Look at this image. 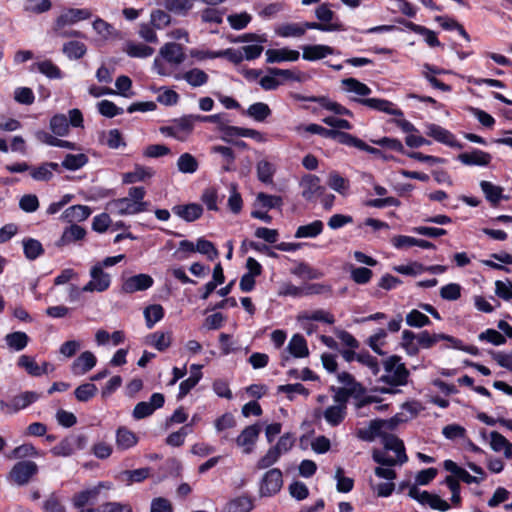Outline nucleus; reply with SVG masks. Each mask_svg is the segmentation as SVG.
Masks as SVG:
<instances>
[{"instance_id":"1","label":"nucleus","mask_w":512,"mask_h":512,"mask_svg":"<svg viewBox=\"0 0 512 512\" xmlns=\"http://www.w3.org/2000/svg\"><path fill=\"white\" fill-rule=\"evenodd\" d=\"M451 335L445 333H430L427 330L415 334L412 330L405 329L402 332L400 346L409 356H417L420 348L431 349L439 341H447L450 343Z\"/></svg>"},{"instance_id":"2","label":"nucleus","mask_w":512,"mask_h":512,"mask_svg":"<svg viewBox=\"0 0 512 512\" xmlns=\"http://www.w3.org/2000/svg\"><path fill=\"white\" fill-rule=\"evenodd\" d=\"M401 359L399 355H391L383 362L384 369L389 374L382 375L379 378L380 382L391 387L405 386L408 383L410 372L405 364L401 363Z\"/></svg>"},{"instance_id":"3","label":"nucleus","mask_w":512,"mask_h":512,"mask_svg":"<svg viewBox=\"0 0 512 512\" xmlns=\"http://www.w3.org/2000/svg\"><path fill=\"white\" fill-rule=\"evenodd\" d=\"M196 122V114H186L170 120V125L160 127V132L183 142L192 134Z\"/></svg>"},{"instance_id":"4","label":"nucleus","mask_w":512,"mask_h":512,"mask_svg":"<svg viewBox=\"0 0 512 512\" xmlns=\"http://www.w3.org/2000/svg\"><path fill=\"white\" fill-rule=\"evenodd\" d=\"M149 203H134L130 198L123 197L113 199L108 203L107 209L112 213H117L121 216L134 215L147 211Z\"/></svg>"},{"instance_id":"5","label":"nucleus","mask_w":512,"mask_h":512,"mask_svg":"<svg viewBox=\"0 0 512 512\" xmlns=\"http://www.w3.org/2000/svg\"><path fill=\"white\" fill-rule=\"evenodd\" d=\"M38 473V465L33 461H19L9 472V479L17 485H25Z\"/></svg>"},{"instance_id":"6","label":"nucleus","mask_w":512,"mask_h":512,"mask_svg":"<svg viewBox=\"0 0 512 512\" xmlns=\"http://www.w3.org/2000/svg\"><path fill=\"white\" fill-rule=\"evenodd\" d=\"M165 404V396L162 393H153L148 402L141 401L137 403L132 411V417L135 420H142L151 416L157 409Z\"/></svg>"},{"instance_id":"7","label":"nucleus","mask_w":512,"mask_h":512,"mask_svg":"<svg viewBox=\"0 0 512 512\" xmlns=\"http://www.w3.org/2000/svg\"><path fill=\"white\" fill-rule=\"evenodd\" d=\"M283 484V475L280 469L272 468L268 470L262 477L260 483V495L270 497L277 494Z\"/></svg>"},{"instance_id":"8","label":"nucleus","mask_w":512,"mask_h":512,"mask_svg":"<svg viewBox=\"0 0 512 512\" xmlns=\"http://www.w3.org/2000/svg\"><path fill=\"white\" fill-rule=\"evenodd\" d=\"M91 280L82 287L83 292H104L111 285V277L104 272L100 265H93L90 269Z\"/></svg>"},{"instance_id":"9","label":"nucleus","mask_w":512,"mask_h":512,"mask_svg":"<svg viewBox=\"0 0 512 512\" xmlns=\"http://www.w3.org/2000/svg\"><path fill=\"white\" fill-rule=\"evenodd\" d=\"M300 186L302 187L301 195L307 202H315L326 191V188L321 185L320 178L314 174L304 175Z\"/></svg>"},{"instance_id":"10","label":"nucleus","mask_w":512,"mask_h":512,"mask_svg":"<svg viewBox=\"0 0 512 512\" xmlns=\"http://www.w3.org/2000/svg\"><path fill=\"white\" fill-rule=\"evenodd\" d=\"M39 399V394L33 391H26L14 396L10 402L0 401V408L6 413L12 414L25 409Z\"/></svg>"},{"instance_id":"11","label":"nucleus","mask_w":512,"mask_h":512,"mask_svg":"<svg viewBox=\"0 0 512 512\" xmlns=\"http://www.w3.org/2000/svg\"><path fill=\"white\" fill-rule=\"evenodd\" d=\"M426 134L437 142L447 145L451 148L463 149L464 147V145L456 139L452 132L438 124H428Z\"/></svg>"},{"instance_id":"12","label":"nucleus","mask_w":512,"mask_h":512,"mask_svg":"<svg viewBox=\"0 0 512 512\" xmlns=\"http://www.w3.org/2000/svg\"><path fill=\"white\" fill-rule=\"evenodd\" d=\"M92 13L86 8H69L60 14L54 23V31H59L68 24H74L91 17Z\"/></svg>"},{"instance_id":"13","label":"nucleus","mask_w":512,"mask_h":512,"mask_svg":"<svg viewBox=\"0 0 512 512\" xmlns=\"http://www.w3.org/2000/svg\"><path fill=\"white\" fill-rule=\"evenodd\" d=\"M355 102L367 106L373 110L384 112L389 115L403 117L404 113L401 109L396 108L395 105L386 99L379 98H354Z\"/></svg>"},{"instance_id":"14","label":"nucleus","mask_w":512,"mask_h":512,"mask_svg":"<svg viewBox=\"0 0 512 512\" xmlns=\"http://www.w3.org/2000/svg\"><path fill=\"white\" fill-rule=\"evenodd\" d=\"M394 22L405 26L407 29H409L410 31H412L416 34L422 35L424 37L427 45L432 48L439 47L442 45L437 37V34L433 30H431L425 26L416 24L412 21H408L402 17L395 18Z\"/></svg>"},{"instance_id":"15","label":"nucleus","mask_w":512,"mask_h":512,"mask_svg":"<svg viewBox=\"0 0 512 512\" xmlns=\"http://www.w3.org/2000/svg\"><path fill=\"white\" fill-rule=\"evenodd\" d=\"M261 427L258 423L245 427L239 436L236 438V444L243 447V452L250 454L254 450V446L258 440Z\"/></svg>"},{"instance_id":"16","label":"nucleus","mask_w":512,"mask_h":512,"mask_svg":"<svg viewBox=\"0 0 512 512\" xmlns=\"http://www.w3.org/2000/svg\"><path fill=\"white\" fill-rule=\"evenodd\" d=\"M302 101L319 104L322 108L333 112L336 115L353 117V112L338 102L332 101L328 96H307L299 97Z\"/></svg>"},{"instance_id":"17","label":"nucleus","mask_w":512,"mask_h":512,"mask_svg":"<svg viewBox=\"0 0 512 512\" xmlns=\"http://www.w3.org/2000/svg\"><path fill=\"white\" fill-rule=\"evenodd\" d=\"M153 284L154 279L150 275L141 273L125 279L122 284V291L132 294L137 291H145L151 288Z\"/></svg>"},{"instance_id":"18","label":"nucleus","mask_w":512,"mask_h":512,"mask_svg":"<svg viewBox=\"0 0 512 512\" xmlns=\"http://www.w3.org/2000/svg\"><path fill=\"white\" fill-rule=\"evenodd\" d=\"M457 160L466 166L486 167L491 163L492 156L483 150L473 149L471 152L459 154Z\"/></svg>"},{"instance_id":"19","label":"nucleus","mask_w":512,"mask_h":512,"mask_svg":"<svg viewBox=\"0 0 512 512\" xmlns=\"http://www.w3.org/2000/svg\"><path fill=\"white\" fill-rule=\"evenodd\" d=\"M381 438L385 450L395 452L398 463L400 465L408 461V456L406 454L404 442L399 437H397L394 434L384 432Z\"/></svg>"},{"instance_id":"20","label":"nucleus","mask_w":512,"mask_h":512,"mask_svg":"<svg viewBox=\"0 0 512 512\" xmlns=\"http://www.w3.org/2000/svg\"><path fill=\"white\" fill-rule=\"evenodd\" d=\"M300 48L302 50V58L310 62L324 59L328 55L335 53L333 47L323 44L302 45Z\"/></svg>"},{"instance_id":"21","label":"nucleus","mask_w":512,"mask_h":512,"mask_svg":"<svg viewBox=\"0 0 512 512\" xmlns=\"http://www.w3.org/2000/svg\"><path fill=\"white\" fill-rule=\"evenodd\" d=\"M267 63H282V62H295L300 58V53L297 50L288 47L279 49H267L265 52Z\"/></svg>"},{"instance_id":"22","label":"nucleus","mask_w":512,"mask_h":512,"mask_svg":"<svg viewBox=\"0 0 512 512\" xmlns=\"http://www.w3.org/2000/svg\"><path fill=\"white\" fill-rule=\"evenodd\" d=\"M96 363V356L91 351H84L73 361L70 369L73 375L80 376L93 369Z\"/></svg>"},{"instance_id":"23","label":"nucleus","mask_w":512,"mask_h":512,"mask_svg":"<svg viewBox=\"0 0 512 512\" xmlns=\"http://www.w3.org/2000/svg\"><path fill=\"white\" fill-rule=\"evenodd\" d=\"M203 211L202 205L198 203L175 205L172 207V212L186 222L198 220L202 217Z\"/></svg>"},{"instance_id":"24","label":"nucleus","mask_w":512,"mask_h":512,"mask_svg":"<svg viewBox=\"0 0 512 512\" xmlns=\"http://www.w3.org/2000/svg\"><path fill=\"white\" fill-rule=\"evenodd\" d=\"M254 498L248 495H241L229 500L221 512H250L254 509Z\"/></svg>"},{"instance_id":"25","label":"nucleus","mask_w":512,"mask_h":512,"mask_svg":"<svg viewBox=\"0 0 512 512\" xmlns=\"http://www.w3.org/2000/svg\"><path fill=\"white\" fill-rule=\"evenodd\" d=\"M160 54L167 62L173 64H181L185 60L182 45L175 42L166 43L161 47Z\"/></svg>"},{"instance_id":"26","label":"nucleus","mask_w":512,"mask_h":512,"mask_svg":"<svg viewBox=\"0 0 512 512\" xmlns=\"http://www.w3.org/2000/svg\"><path fill=\"white\" fill-rule=\"evenodd\" d=\"M137 435L126 426H120L116 430V446L118 450H128L138 443Z\"/></svg>"},{"instance_id":"27","label":"nucleus","mask_w":512,"mask_h":512,"mask_svg":"<svg viewBox=\"0 0 512 512\" xmlns=\"http://www.w3.org/2000/svg\"><path fill=\"white\" fill-rule=\"evenodd\" d=\"M85 236L86 230L83 227L77 224H72L69 227L65 228V230L62 233V236L59 238V240L56 241V246L63 247L72 242L82 240Z\"/></svg>"},{"instance_id":"28","label":"nucleus","mask_w":512,"mask_h":512,"mask_svg":"<svg viewBox=\"0 0 512 512\" xmlns=\"http://www.w3.org/2000/svg\"><path fill=\"white\" fill-rule=\"evenodd\" d=\"M417 501L422 505H429L430 508L442 512H446L451 508L450 504L446 500L442 499L439 495L432 494L428 491H421Z\"/></svg>"},{"instance_id":"29","label":"nucleus","mask_w":512,"mask_h":512,"mask_svg":"<svg viewBox=\"0 0 512 512\" xmlns=\"http://www.w3.org/2000/svg\"><path fill=\"white\" fill-rule=\"evenodd\" d=\"M146 343L160 352L167 350L172 343V333L156 331L147 335Z\"/></svg>"},{"instance_id":"30","label":"nucleus","mask_w":512,"mask_h":512,"mask_svg":"<svg viewBox=\"0 0 512 512\" xmlns=\"http://www.w3.org/2000/svg\"><path fill=\"white\" fill-rule=\"evenodd\" d=\"M480 187L485 198L494 207L497 206L502 199H507V197L503 195L504 190L501 186H497L492 182L483 180L480 182Z\"/></svg>"},{"instance_id":"31","label":"nucleus","mask_w":512,"mask_h":512,"mask_svg":"<svg viewBox=\"0 0 512 512\" xmlns=\"http://www.w3.org/2000/svg\"><path fill=\"white\" fill-rule=\"evenodd\" d=\"M444 469L451 472L454 477L459 481L466 484L479 483L480 479L476 476L470 475L464 468L459 467L453 460L447 459L443 463Z\"/></svg>"},{"instance_id":"32","label":"nucleus","mask_w":512,"mask_h":512,"mask_svg":"<svg viewBox=\"0 0 512 512\" xmlns=\"http://www.w3.org/2000/svg\"><path fill=\"white\" fill-rule=\"evenodd\" d=\"M257 122H264L268 117L271 116L272 110L269 105L264 102H256L251 104L247 110L242 112Z\"/></svg>"},{"instance_id":"33","label":"nucleus","mask_w":512,"mask_h":512,"mask_svg":"<svg viewBox=\"0 0 512 512\" xmlns=\"http://www.w3.org/2000/svg\"><path fill=\"white\" fill-rule=\"evenodd\" d=\"M23 253L25 257L34 261L45 253L42 243L34 238L26 237L22 241Z\"/></svg>"},{"instance_id":"34","label":"nucleus","mask_w":512,"mask_h":512,"mask_svg":"<svg viewBox=\"0 0 512 512\" xmlns=\"http://www.w3.org/2000/svg\"><path fill=\"white\" fill-rule=\"evenodd\" d=\"M324 230V223L321 220H314L313 222L301 225L296 229L295 238H316Z\"/></svg>"},{"instance_id":"35","label":"nucleus","mask_w":512,"mask_h":512,"mask_svg":"<svg viewBox=\"0 0 512 512\" xmlns=\"http://www.w3.org/2000/svg\"><path fill=\"white\" fill-rule=\"evenodd\" d=\"M287 348L295 358H304L309 355L307 341L301 334H294Z\"/></svg>"},{"instance_id":"36","label":"nucleus","mask_w":512,"mask_h":512,"mask_svg":"<svg viewBox=\"0 0 512 512\" xmlns=\"http://www.w3.org/2000/svg\"><path fill=\"white\" fill-rule=\"evenodd\" d=\"M380 419L371 420L368 428L358 429L356 436L366 442H372L376 437H382L383 431L380 427Z\"/></svg>"},{"instance_id":"37","label":"nucleus","mask_w":512,"mask_h":512,"mask_svg":"<svg viewBox=\"0 0 512 512\" xmlns=\"http://www.w3.org/2000/svg\"><path fill=\"white\" fill-rule=\"evenodd\" d=\"M153 172L150 168L135 165V168L131 172H127L123 174L122 182L123 184H134L137 182L145 181L147 178H151Z\"/></svg>"},{"instance_id":"38","label":"nucleus","mask_w":512,"mask_h":512,"mask_svg":"<svg viewBox=\"0 0 512 512\" xmlns=\"http://www.w3.org/2000/svg\"><path fill=\"white\" fill-rule=\"evenodd\" d=\"M165 9L178 16H186L193 8V0H164Z\"/></svg>"},{"instance_id":"39","label":"nucleus","mask_w":512,"mask_h":512,"mask_svg":"<svg viewBox=\"0 0 512 512\" xmlns=\"http://www.w3.org/2000/svg\"><path fill=\"white\" fill-rule=\"evenodd\" d=\"M347 410L341 406L332 405L325 409L323 416L327 423L332 427L339 426L346 418Z\"/></svg>"},{"instance_id":"40","label":"nucleus","mask_w":512,"mask_h":512,"mask_svg":"<svg viewBox=\"0 0 512 512\" xmlns=\"http://www.w3.org/2000/svg\"><path fill=\"white\" fill-rule=\"evenodd\" d=\"M90 214L91 209L88 206L78 204L68 207L64 211L63 216L69 222H81L86 220L90 216Z\"/></svg>"},{"instance_id":"41","label":"nucleus","mask_w":512,"mask_h":512,"mask_svg":"<svg viewBox=\"0 0 512 512\" xmlns=\"http://www.w3.org/2000/svg\"><path fill=\"white\" fill-rule=\"evenodd\" d=\"M165 311L160 304H152L144 309V317L148 329H152L154 325L164 318Z\"/></svg>"},{"instance_id":"42","label":"nucleus","mask_w":512,"mask_h":512,"mask_svg":"<svg viewBox=\"0 0 512 512\" xmlns=\"http://www.w3.org/2000/svg\"><path fill=\"white\" fill-rule=\"evenodd\" d=\"M327 185L341 195H345L350 188L349 180L341 176L337 171L329 173Z\"/></svg>"},{"instance_id":"43","label":"nucleus","mask_w":512,"mask_h":512,"mask_svg":"<svg viewBox=\"0 0 512 512\" xmlns=\"http://www.w3.org/2000/svg\"><path fill=\"white\" fill-rule=\"evenodd\" d=\"M49 126L53 134L56 136L64 137L69 133L68 118L64 114L59 113L52 116Z\"/></svg>"},{"instance_id":"44","label":"nucleus","mask_w":512,"mask_h":512,"mask_svg":"<svg viewBox=\"0 0 512 512\" xmlns=\"http://www.w3.org/2000/svg\"><path fill=\"white\" fill-rule=\"evenodd\" d=\"M62 52L71 60H78L84 57L87 47L80 41H69L63 45Z\"/></svg>"},{"instance_id":"45","label":"nucleus","mask_w":512,"mask_h":512,"mask_svg":"<svg viewBox=\"0 0 512 512\" xmlns=\"http://www.w3.org/2000/svg\"><path fill=\"white\" fill-rule=\"evenodd\" d=\"M258 180L264 184H272L273 176L276 172L275 166L267 160H261L257 163Z\"/></svg>"},{"instance_id":"46","label":"nucleus","mask_w":512,"mask_h":512,"mask_svg":"<svg viewBox=\"0 0 512 512\" xmlns=\"http://www.w3.org/2000/svg\"><path fill=\"white\" fill-rule=\"evenodd\" d=\"M275 33L282 38L301 37L304 35V29L301 23H284L275 29Z\"/></svg>"},{"instance_id":"47","label":"nucleus","mask_w":512,"mask_h":512,"mask_svg":"<svg viewBox=\"0 0 512 512\" xmlns=\"http://www.w3.org/2000/svg\"><path fill=\"white\" fill-rule=\"evenodd\" d=\"M178 170L185 174L195 173L199 168L198 160L190 153H183L177 160Z\"/></svg>"},{"instance_id":"48","label":"nucleus","mask_w":512,"mask_h":512,"mask_svg":"<svg viewBox=\"0 0 512 512\" xmlns=\"http://www.w3.org/2000/svg\"><path fill=\"white\" fill-rule=\"evenodd\" d=\"M406 324L413 328H423L432 324L430 318L417 309H412L405 317Z\"/></svg>"},{"instance_id":"49","label":"nucleus","mask_w":512,"mask_h":512,"mask_svg":"<svg viewBox=\"0 0 512 512\" xmlns=\"http://www.w3.org/2000/svg\"><path fill=\"white\" fill-rule=\"evenodd\" d=\"M125 52L132 58H147L154 53V49L143 43L128 42Z\"/></svg>"},{"instance_id":"50","label":"nucleus","mask_w":512,"mask_h":512,"mask_svg":"<svg viewBox=\"0 0 512 512\" xmlns=\"http://www.w3.org/2000/svg\"><path fill=\"white\" fill-rule=\"evenodd\" d=\"M5 340L11 349L21 351L28 345L29 337L25 332L16 331L7 334Z\"/></svg>"},{"instance_id":"51","label":"nucleus","mask_w":512,"mask_h":512,"mask_svg":"<svg viewBox=\"0 0 512 512\" xmlns=\"http://www.w3.org/2000/svg\"><path fill=\"white\" fill-rule=\"evenodd\" d=\"M17 365L25 369V371L33 377H39L45 372V370L40 369V365L36 363L35 359L28 355H21L18 358Z\"/></svg>"},{"instance_id":"52","label":"nucleus","mask_w":512,"mask_h":512,"mask_svg":"<svg viewBox=\"0 0 512 512\" xmlns=\"http://www.w3.org/2000/svg\"><path fill=\"white\" fill-rule=\"evenodd\" d=\"M182 78L193 87L205 85L209 80L208 74L199 68H193L185 72Z\"/></svg>"},{"instance_id":"53","label":"nucleus","mask_w":512,"mask_h":512,"mask_svg":"<svg viewBox=\"0 0 512 512\" xmlns=\"http://www.w3.org/2000/svg\"><path fill=\"white\" fill-rule=\"evenodd\" d=\"M330 139H335L340 144L350 146V147H355L357 149H360L362 141H363L362 139H360L348 132L335 130V129L332 130Z\"/></svg>"},{"instance_id":"54","label":"nucleus","mask_w":512,"mask_h":512,"mask_svg":"<svg viewBox=\"0 0 512 512\" xmlns=\"http://www.w3.org/2000/svg\"><path fill=\"white\" fill-rule=\"evenodd\" d=\"M88 163V157L83 154H67L63 159L61 165L70 171H76Z\"/></svg>"},{"instance_id":"55","label":"nucleus","mask_w":512,"mask_h":512,"mask_svg":"<svg viewBox=\"0 0 512 512\" xmlns=\"http://www.w3.org/2000/svg\"><path fill=\"white\" fill-rule=\"evenodd\" d=\"M75 451L73 435L63 438L59 444L54 446L50 452L56 457H69Z\"/></svg>"},{"instance_id":"56","label":"nucleus","mask_w":512,"mask_h":512,"mask_svg":"<svg viewBox=\"0 0 512 512\" xmlns=\"http://www.w3.org/2000/svg\"><path fill=\"white\" fill-rule=\"evenodd\" d=\"M342 85L348 92H353L360 96H368L372 90L365 83L360 82L356 78H345L342 80Z\"/></svg>"},{"instance_id":"57","label":"nucleus","mask_w":512,"mask_h":512,"mask_svg":"<svg viewBox=\"0 0 512 512\" xmlns=\"http://www.w3.org/2000/svg\"><path fill=\"white\" fill-rule=\"evenodd\" d=\"M97 392L98 388L95 384L84 383L79 385L75 389L74 395L79 402H88L89 400L96 396Z\"/></svg>"},{"instance_id":"58","label":"nucleus","mask_w":512,"mask_h":512,"mask_svg":"<svg viewBox=\"0 0 512 512\" xmlns=\"http://www.w3.org/2000/svg\"><path fill=\"white\" fill-rule=\"evenodd\" d=\"M195 249L196 252L206 255L207 258L211 261H213L219 256V251L217 250L215 245L211 241L206 240L203 237L197 239Z\"/></svg>"},{"instance_id":"59","label":"nucleus","mask_w":512,"mask_h":512,"mask_svg":"<svg viewBox=\"0 0 512 512\" xmlns=\"http://www.w3.org/2000/svg\"><path fill=\"white\" fill-rule=\"evenodd\" d=\"M281 457V453L278 451V447H270L268 451L263 455L256 463V468L259 470H263L271 467L275 464L279 458Z\"/></svg>"},{"instance_id":"60","label":"nucleus","mask_w":512,"mask_h":512,"mask_svg":"<svg viewBox=\"0 0 512 512\" xmlns=\"http://www.w3.org/2000/svg\"><path fill=\"white\" fill-rule=\"evenodd\" d=\"M38 71L44 74L49 79H61L62 71L61 69L54 64L51 60H44L38 62L37 64Z\"/></svg>"},{"instance_id":"61","label":"nucleus","mask_w":512,"mask_h":512,"mask_svg":"<svg viewBox=\"0 0 512 512\" xmlns=\"http://www.w3.org/2000/svg\"><path fill=\"white\" fill-rule=\"evenodd\" d=\"M191 432V424L182 426L178 431L172 432L166 438V444L172 447H180L184 444L186 436Z\"/></svg>"},{"instance_id":"62","label":"nucleus","mask_w":512,"mask_h":512,"mask_svg":"<svg viewBox=\"0 0 512 512\" xmlns=\"http://www.w3.org/2000/svg\"><path fill=\"white\" fill-rule=\"evenodd\" d=\"M292 274L298 277H306L310 280L318 279L322 276V273L306 262H299L296 267L292 270Z\"/></svg>"},{"instance_id":"63","label":"nucleus","mask_w":512,"mask_h":512,"mask_svg":"<svg viewBox=\"0 0 512 512\" xmlns=\"http://www.w3.org/2000/svg\"><path fill=\"white\" fill-rule=\"evenodd\" d=\"M373 271L367 267H352L350 278L358 285H365L371 281Z\"/></svg>"},{"instance_id":"64","label":"nucleus","mask_w":512,"mask_h":512,"mask_svg":"<svg viewBox=\"0 0 512 512\" xmlns=\"http://www.w3.org/2000/svg\"><path fill=\"white\" fill-rule=\"evenodd\" d=\"M480 341L489 342L495 346H500L506 343V337L499 331L488 328L478 335Z\"/></svg>"}]
</instances>
